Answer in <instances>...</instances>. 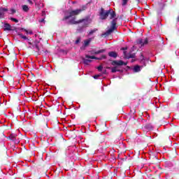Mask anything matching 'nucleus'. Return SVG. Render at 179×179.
<instances>
[{
  "label": "nucleus",
  "instance_id": "423d86ee",
  "mask_svg": "<svg viewBox=\"0 0 179 179\" xmlns=\"http://www.w3.org/2000/svg\"><path fill=\"white\" fill-rule=\"evenodd\" d=\"M138 44L141 45V47L148 44V39H138L137 41Z\"/></svg>",
  "mask_w": 179,
  "mask_h": 179
},
{
  "label": "nucleus",
  "instance_id": "ddd939ff",
  "mask_svg": "<svg viewBox=\"0 0 179 179\" xmlns=\"http://www.w3.org/2000/svg\"><path fill=\"white\" fill-rule=\"evenodd\" d=\"M22 10L24 12H28L29 11V6L27 5H23L22 6Z\"/></svg>",
  "mask_w": 179,
  "mask_h": 179
},
{
  "label": "nucleus",
  "instance_id": "bb28decb",
  "mask_svg": "<svg viewBox=\"0 0 179 179\" xmlns=\"http://www.w3.org/2000/svg\"><path fill=\"white\" fill-rule=\"evenodd\" d=\"M28 2L30 5H33V1H31V0H28Z\"/></svg>",
  "mask_w": 179,
  "mask_h": 179
},
{
  "label": "nucleus",
  "instance_id": "9b49d317",
  "mask_svg": "<svg viewBox=\"0 0 179 179\" xmlns=\"http://www.w3.org/2000/svg\"><path fill=\"white\" fill-rule=\"evenodd\" d=\"M109 57H112L113 58H117V53L115 52H110L108 53Z\"/></svg>",
  "mask_w": 179,
  "mask_h": 179
},
{
  "label": "nucleus",
  "instance_id": "a211bd4d",
  "mask_svg": "<svg viewBox=\"0 0 179 179\" xmlns=\"http://www.w3.org/2000/svg\"><path fill=\"white\" fill-rule=\"evenodd\" d=\"M83 61L85 65H89V59L83 58Z\"/></svg>",
  "mask_w": 179,
  "mask_h": 179
},
{
  "label": "nucleus",
  "instance_id": "f3484780",
  "mask_svg": "<svg viewBox=\"0 0 179 179\" xmlns=\"http://www.w3.org/2000/svg\"><path fill=\"white\" fill-rule=\"evenodd\" d=\"M104 51H105L104 50H100L93 52L92 54H95L96 55H97V54H101V52H104Z\"/></svg>",
  "mask_w": 179,
  "mask_h": 179
},
{
  "label": "nucleus",
  "instance_id": "20e7f679",
  "mask_svg": "<svg viewBox=\"0 0 179 179\" xmlns=\"http://www.w3.org/2000/svg\"><path fill=\"white\" fill-rule=\"evenodd\" d=\"M115 29H117V18L113 20L111 22L110 28L108 29L104 34H103L102 36H110V34L113 33Z\"/></svg>",
  "mask_w": 179,
  "mask_h": 179
},
{
  "label": "nucleus",
  "instance_id": "7c9ffc66",
  "mask_svg": "<svg viewBox=\"0 0 179 179\" xmlns=\"http://www.w3.org/2000/svg\"><path fill=\"white\" fill-rule=\"evenodd\" d=\"M88 62H89V63L92 62V60H91V59H89Z\"/></svg>",
  "mask_w": 179,
  "mask_h": 179
},
{
  "label": "nucleus",
  "instance_id": "4be33fe9",
  "mask_svg": "<svg viewBox=\"0 0 179 179\" xmlns=\"http://www.w3.org/2000/svg\"><path fill=\"white\" fill-rule=\"evenodd\" d=\"M11 20H12L13 22H15V23H19V20H17L16 18H11Z\"/></svg>",
  "mask_w": 179,
  "mask_h": 179
},
{
  "label": "nucleus",
  "instance_id": "cd10ccee",
  "mask_svg": "<svg viewBox=\"0 0 179 179\" xmlns=\"http://www.w3.org/2000/svg\"><path fill=\"white\" fill-rule=\"evenodd\" d=\"M122 50H128V48H127V47L126 48H122Z\"/></svg>",
  "mask_w": 179,
  "mask_h": 179
},
{
  "label": "nucleus",
  "instance_id": "c756f323",
  "mask_svg": "<svg viewBox=\"0 0 179 179\" xmlns=\"http://www.w3.org/2000/svg\"><path fill=\"white\" fill-rule=\"evenodd\" d=\"M77 30H78V31H82V29L78 28Z\"/></svg>",
  "mask_w": 179,
  "mask_h": 179
},
{
  "label": "nucleus",
  "instance_id": "dca6fc26",
  "mask_svg": "<svg viewBox=\"0 0 179 179\" xmlns=\"http://www.w3.org/2000/svg\"><path fill=\"white\" fill-rule=\"evenodd\" d=\"M34 48H36V52H40V50H41V49L40 48V47L38 46V45H36L34 46Z\"/></svg>",
  "mask_w": 179,
  "mask_h": 179
},
{
  "label": "nucleus",
  "instance_id": "393cba45",
  "mask_svg": "<svg viewBox=\"0 0 179 179\" xmlns=\"http://www.w3.org/2000/svg\"><path fill=\"white\" fill-rule=\"evenodd\" d=\"M16 13V10H15L14 9L10 10V13H11V15H13V13Z\"/></svg>",
  "mask_w": 179,
  "mask_h": 179
},
{
  "label": "nucleus",
  "instance_id": "a878e982",
  "mask_svg": "<svg viewBox=\"0 0 179 179\" xmlns=\"http://www.w3.org/2000/svg\"><path fill=\"white\" fill-rule=\"evenodd\" d=\"M79 43H80V39L78 38L76 41V44H79Z\"/></svg>",
  "mask_w": 179,
  "mask_h": 179
},
{
  "label": "nucleus",
  "instance_id": "9d476101",
  "mask_svg": "<svg viewBox=\"0 0 179 179\" xmlns=\"http://www.w3.org/2000/svg\"><path fill=\"white\" fill-rule=\"evenodd\" d=\"M85 57L88 58L89 59H101V58L96 57L94 56H90L89 55H86Z\"/></svg>",
  "mask_w": 179,
  "mask_h": 179
},
{
  "label": "nucleus",
  "instance_id": "6ab92c4d",
  "mask_svg": "<svg viewBox=\"0 0 179 179\" xmlns=\"http://www.w3.org/2000/svg\"><path fill=\"white\" fill-rule=\"evenodd\" d=\"M127 3H128V0H122V6H125Z\"/></svg>",
  "mask_w": 179,
  "mask_h": 179
},
{
  "label": "nucleus",
  "instance_id": "c85d7f7f",
  "mask_svg": "<svg viewBox=\"0 0 179 179\" xmlns=\"http://www.w3.org/2000/svg\"><path fill=\"white\" fill-rule=\"evenodd\" d=\"M39 22H41V23H43V22H44V18H43L42 20H41Z\"/></svg>",
  "mask_w": 179,
  "mask_h": 179
},
{
  "label": "nucleus",
  "instance_id": "2eb2a0df",
  "mask_svg": "<svg viewBox=\"0 0 179 179\" xmlns=\"http://www.w3.org/2000/svg\"><path fill=\"white\" fill-rule=\"evenodd\" d=\"M96 30H97V29H92L91 31H90L88 33L89 36H92V34H93L94 33H96Z\"/></svg>",
  "mask_w": 179,
  "mask_h": 179
},
{
  "label": "nucleus",
  "instance_id": "7ed1b4c3",
  "mask_svg": "<svg viewBox=\"0 0 179 179\" xmlns=\"http://www.w3.org/2000/svg\"><path fill=\"white\" fill-rule=\"evenodd\" d=\"M112 65H113L114 67L111 69V72L115 73V72H120V66H122V65L125 66L127 63L124 62L122 60H115L112 62Z\"/></svg>",
  "mask_w": 179,
  "mask_h": 179
},
{
  "label": "nucleus",
  "instance_id": "2f4dec72",
  "mask_svg": "<svg viewBox=\"0 0 179 179\" xmlns=\"http://www.w3.org/2000/svg\"><path fill=\"white\" fill-rule=\"evenodd\" d=\"M44 13H45V12H43V13H42V15H44Z\"/></svg>",
  "mask_w": 179,
  "mask_h": 179
},
{
  "label": "nucleus",
  "instance_id": "5701e85b",
  "mask_svg": "<svg viewBox=\"0 0 179 179\" xmlns=\"http://www.w3.org/2000/svg\"><path fill=\"white\" fill-rule=\"evenodd\" d=\"M141 62H145V57L142 55H141Z\"/></svg>",
  "mask_w": 179,
  "mask_h": 179
},
{
  "label": "nucleus",
  "instance_id": "1a4fd4ad",
  "mask_svg": "<svg viewBox=\"0 0 179 179\" xmlns=\"http://www.w3.org/2000/svg\"><path fill=\"white\" fill-rule=\"evenodd\" d=\"M4 30H5V31H9L12 30V27L9 24H4Z\"/></svg>",
  "mask_w": 179,
  "mask_h": 179
},
{
  "label": "nucleus",
  "instance_id": "b1692460",
  "mask_svg": "<svg viewBox=\"0 0 179 179\" xmlns=\"http://www.w3.org/2000/svg\"><path fill=\"white\" fill-rule=\"evenodd\" d=\"M99 78H100V75L94 76V79H99Z\"/></svg>",
  "mask_w": 179,
  "mask_h": 179
},
{
  "label": "nucleus",
  "instance_id": "f03ea898",
  "mask_svg": "<svg viewBox=\"0 0 179 179\" xmlns=\"http://www.w3.org/2000/svg\"><path fill=\"white\" fill-rule=\"evenodd\" d=\"M108 15L110 16V19H114L115 18V12L113 10H104V9L101 8V12H100V17L102 20L104 19H107L108 17Z\"/></svg>",
  "mask_w": 179,
  "mask_h": 179
},
{
  "label": "nucleus",
  "instance_id": "6e6552de",
  "mask_svg": "<svg viewBox=\"0 0 179 179\" xmlns=\"http://www.w3.org/2000/svg\"><path fill=\"white\" fill-rule=\"evenodd\" d=\"M6 12H8L7 8H1L0 9V17H3V15H5Z\"/></svg>",
  "mask_w": 179,
  "mask_h": 179
},
{
  "label": "nucleus",
  "instance_id": "412c9836",
  "mask_svg": "<svg viewBox=\"0 0 179 179\" xmlns=\"http://www.w3.org/2000/svg\"><path fill=\"white\" fill-rule=\"evenodd\" d=\"M97 69L99 72H101L103 71V66H99L97 67Z\"/></svg>",
  "mask_w": 179,
  "mask_h": 179
},
{
  "label": "nucleus",
  "instance_id": "f8f14e48",
  "mask_svg": "<svg viewBox=\"0 0 179 179\" xmlns=\"http://www.w3.org/2000/svg\"><path fill=\"white\" fill-rule=\"evenodd\" d=\"M134 71L135 72H141V66H134Z\"/></svg>",
  "mask_w": 179,
  "mask_h": 179
},
{
  "label": "nucleus",
  "instance_id": "4468645a",
  "mask_svg": "<svg viewBox=\"0 0 179 179\" xmlns=\"http://www.w3.org/2000/svg\"><path fill=\"white\" fill-rule=\"evenodd\" d=\"M22 30H23L24 31H25V33H26L27 34H33V31H32L31 30H27V29H22Z\"/></svg>",
  "mask_w": 179,
  "mask_h": 179
},
{
  "label": "nucleus",
  "instance_id": "0eeeda50",
  "mask_svg": "<svg viewBox=\"0 0 179 179\" xmlns=\"http://www.w3.org/2000/svg\"><path fill=\"white\" fill-rule=\"evenodd\" d=\"M18 36H20L21 38H23V40H27V43L30 44V45H31V42H30V39H29L26 36L23 35V34H18Z\"/></svg>",
  "mask_w": 179,
  "mask_h": 179
},
{
  "label": "nucleus",
  "instance_id": "39448f33",
  "mask_svg": "<svg viewBox=\"0 0 179 179\" xmlns=\"http://www.w3.org/2000/svg\"><path fill=\"white\" fill-rule=\"evenodd\" d=\"M91 41H92V38H89L88 39H86L85 41H84V44L81 47L82 50H85V48H86V47H88L89 44H90Z\"/></svg>",
  "mask_w": 179,
  "mask_h": 179
},
{
  "label": "nucleus",
  "instance_id": "f257e3e1",
  "mask_svg": "<svg viewBox=\"0 0 179 179\" xmlns=\"http://www.w3.org/2000/svg\"><path fill=\"white\" fill-rule=\"evenodd\" d=\"M86 10V6H83L82 8L77 9V10H69L66 12L65 13V19H69L71 17L73 18L70 21V23L71 24H78V23H80L82 26V27H87V26L90 25V23H92V20L90 19H84V20H80L78 21H76L75 16H78L81 12H83V10Z\"/></svg>",
  "mask_w": 179,
  "mask_h": 179
},
{
  "label": "nucleus",
  "instance_id": "aec40b11",
  "mask_svg": "<svg viewBox=\"0 0 179 179\" xmlns=\"http://www.w3.org/2000/svg\"><path fill=\"white\" fill-rule=\"evenodd\" d=\"M135 57V54H130L129 56H125L126 58H134Z\"/></svg>",
  "mask_w": 179,
  "mask_h": 179
}]
</instances>
